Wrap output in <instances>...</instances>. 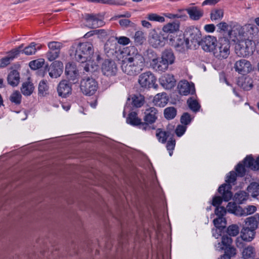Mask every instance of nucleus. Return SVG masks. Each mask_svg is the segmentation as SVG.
<instances>
[{
  "instance_id": "f257e3e1",
  "label": "nucleus",
  "mask_w": 259,
  "mask_h": 259,
  "mask_svg": "<svg viewBox=\"0 0 259 259\" xmlns=\"http://www.w3.org/2000/svg\"><path fill=\"white\" fill-rule=\"evenodd\" d=\"M126 51L127 56L122 61L121 69L128 75H137L143 69L144 58L134 46L128 47Z\"/></svg>"
},
{
  "instance_id": "f03ea898",
  "label": "nucleus",
  "mask_w": 259,
  "mask_h": 259,
  "mask_svg": "<svg viewBox=\"0 0 259 259\" xmlns=\"http://www.w3.org/2000/svg\"><path fill=\"white\" fill-rule=\"evenodd\" d=\"M93 54V46L89 42L75 44L70 50V55H74V59L81 63L90 62Z\"/></svg>"
},
{
  "instance_id": "7ed1b4c3",
  "label": "nucleus",
  "mask_w": 259,
  "mask_h": 259,
  "mask_svg": "<svg viewBox=\"0 0 259 259\" xmlns=\"http://www.w3.org/2000/svg\"><path fill=\"white\" fill-rule=\"evenodd\" d=\"M245 226L240 232L242 239L247 242L251 241L255 237V230L258 228L259 223V214L247 218L245 221Z\"/></svg>"
},
{
  "instance_id": "20e7f679",
  "label": "nucleus",
  "mask_w": 259,
  "mask_h": 259,
  "mask_svg": "<svg viewBox=\"0 0 259 259\" xmlns=\"http://www.w3.org/2000/svg\"><path fill=\"white\" fill-rule=\"evenodd\" d=\"M237 176L235 171H230L226 177V184H224L219 187L218 192L219 193H222L225 201H228L231 199L232 197V193L231 191L232 185H235Z\"/></svg>"
},
{
  "instance_id": "39448f33",
  "label": "nucleus",
  "mask_w": 259,
  "mask_h": 259,
  "mask_svg": "<svg viewBox=\"0 0 259 259\" xmlns=\"http://www.w3.org/2000/svg\"><path fill=\"white\" fill-rule=\"evenodd\" d=\"M254 41L247 39L237 44L235 47V52L237 56L246 57L252 54L255 49Z\"/></svg>"
},
{
  "instance_id": "423d86ee",
  "label": "nucleus",
  "mask_w": 259,
  "mask_h": 259,
  "mask_svg": "<svg viewBox=\"0 0 259 259\" xmlns=\"http://www.w3.org/2000/svg\"><path fill=\"white\" fill-rule=\"evenodd\" d=\"M230 43L228 38L223 37L219 40V45L214 49L213 55L219 59L227 58L230 54Z\"/></svg>"
},
{
  "instance_id": "0eeeda50",
  "label": "nucleus",
  "mask_w": 259,
  "mask_h": 259,
  "mask_svg": "<svg viewBox=\"0 0 259 259\" xmlns=\"http://www.w3.org/2000/svg\"><path fill=\"white\" fill-rule=\"evenodd\" d=\"M156 78L154 75L150 71H147L141 74L138 78V83L143 89H149L153 88L157 89L158 87L156 83Z\"/></svg>"
},
{
  "instance_id": "6e6552de",
  "label": "nucleus",
  "mask_w": 259,
  "mask_h": 259,
  "mask_svg": "<svg viewBox=\"0 0 259 259\" xmlns=\"http://www.w3.org/2000/svg\"><path fill=\"white\" fill-rule=\"evenodd\" d=\"M80 88L83 94L92 96L96 92L98 83L95 79L87 77L81 79Z\"/></svg>"
},
{
  "instance_id": "1a4fd4ad",
  "label": "nucleus",
  "mask_w": 259,
  "mask_h": 259,
  "mask_svg": "<svg viewBox=\"0 0 259 259\" xmlns=\"http://www.w3.org/2000/svg\"><path fill=\"white\" fill-rule=\"evenodd\" d=\"M86 25L91 28H97L103 26L105 23L99 14H84L83 16Z\"/></svg>"
},
{
  "instance_id": "9d476101",
  "label": "nucleus",
  "mask_w": 259,
  "mask_h": 259,
  "mask_svg": "<svg viewBox=\"0 0 259 259\" xmlns=\"http://www.w3.org/2000/svg\"><path fill=\"white\" fill-rule=\"evenodd\" d=\"M186 39L189 44V41L194 46L199 45L201 39V33L200 30L193 26L189 27L184 33Z\"/></svg>"
},
{
  "instance_id": "9b49d317",
  "label": "nucleus",
  "mask_w": 259,
  "mask_h": 259,
  "mask_svg": "<svg viewBox=\"0 0 259 259\" xmlns=\"http://www.w3.org/2000/svg\"><path fill=\"white\" fill-rule=\"evenodd\" d=\"M103 74L108 77L115 76L118 71V68L115 61L112 60H106L102 65Z\"/></svg>"
},
{
  "instance_id": "f8f14e48",
  "label": "nucleus",
  "mask_w": 259,
  "mask_h": 259,
  "mask_svg": "<svg viewBox=\"0 0 259 259\" xmlns=\"http://www.w3.org/2000/svg\"><path fill=\"white\" fill-rule=\"evenodd\" d=\"M126 122L134 126H138L139 128L143 130H150V125L147 124V122L142 121L141 119L138 117V114L135 112H132L128 115L126 118Z\"/></svg>"
},
{
  "instance_id": "ddd939ff",
  "label": "nucleus",
  "mask_w": 259,
  "mask_h": 259,
  "mask_svg": "<svg viewBox=\"0 0 259 259\" xmlns=\"http://www.w3.org/2000/svg\"><path fill=\"white\" fill-rule=\"evenodd\" d=\"M217 38L215 37L207 35L201 38L199 46L205 52H214V49L217 47Z\"/></svg>"
},
{
  "instance_id": "4468645a",
  "label": "nucleus",
  "mask_w": 259,
  "mask_h": 259,
  "mask_svg": "<svg viewBox=\"0 0 259 259\" xmlns=\"http://www.w3.org/2000/svg\"><path fill=\"white\" fill-rule=\"evenodd\" d=\"M65 72L67 78L72 83H75L78 81L79 74L74 63H68L66 65Z\"/></svg>"
},
{
  "instance_id": "2eb2a0df",
  "label": "nucleus",
  "mask_w": 259,
  "mask_h": 259,
  "mask_svg": "<svg viewBox=\"0 0 259 259\" xmlns=\"http://www.w3.org/2000/svg\"><path fill=\"white\" fill-rule=\"evenodd\" d=\"M234 68L239 73L244 75L251 71L252 66L249 61L241 59L236 62Z\"/></svg>"
},
{
  "instance_id": "dca6fc26",
  "label": "nucleus",
  "mask_w": 259,
  "mask_h": 259,
  "mask_svg": "<svg viewBox=\"0 0 259 259\" xmlns=\"http://www.w3.org/2000/svg\"><path fill=\"white\" fill-rule=\"evenodd\" d=\"M170 41H174L173 45L180 52H183L189 48V43L184 36H177L175 38H170Z\"/></svg>"
},
{
  "instance_id": "f3484780",
  "label": "nucleus",
  "mask_w": 259,
  "mask_h": 259,
  "mask_svg": "<svg viewBox=\"0 0 259 259\" xmlns=\"http://www.w3.org/2000/svg\"><path fill=\"white\" fill-rule=\"evenodd\" d=\"M63 63L61 61H54L48 69L49 75L52 78H57L63 72Z\"/></svg>"
},
{
  "instance_id": "a211bd4d",
  "label": "nucleus",
  "mask_w": 259,
  "mask_h": 259,
  "mask_svg": "<svg viewBox=\"0 0 259 259\" xmlns=\"http://www.w3.org/2000/svg\"><path fill=\"white\" fill-rule=\"evenodd\" d=\"M179 93L181 95L186 96L188 94H193L195 93L194 85L189 83L187 80L181 81L178 85Z\"/></svg>"
},
{
  "instance_id": "6ab92c4d",
  "label": "nucleus",
  "mask_w": 259,
  "mask_h": 259,
  "mask_svg": "<svg viewBox=\"0 0 259 259\" xmlns=\"http://www.w3.org/2000/svg\"><path fill=\"white\" fill-rule=\"evenodd\" d=\"M165 39V37L163 36L161 32L158 33L154 30L150 33L149 41L153 47L158 48L164 45Z\"/></svg>"
},
{
  "instance_id": "aec40b11",
  "label": "nucleus",
  "mask_w": 259,
  "mask_h": 259,
  "mask_svg": "<svg viewBox=\"0 0 259 259\" xmlns=\"http://www.w3.org/2000/svg\"><path fill=\"white\" fill-rule=\"evenodd\" d=\"M150 65L154 70L159 72H164L169 65L161 57L152 59Z\"/></svg>"
},
{
  "instance_id": "412c9836",
  "label": "nucleus",
  "mask_w": 259,
  "mask_h": 259,
  "mask_svg": "<svg viewBox=\"0 0 259 259\" xmlns=\"http://www.w3.org/2000/svg\"><path fill=\"white\" fill-rule=\"evenodd\" d=\"M144 117V122L149 125L154 123L158 118V110L154 107H150L146 109Z\"/></svg>"
},
{
  "instance_id": "4be33fe9",
  "label": "nucleus",
  "mask_w": 259,
  "mask_h": 259,
  "mask_svg": "<svg viewBox=\"0 0 259 259\" xmlns=\"http://www.w3.org/2000/svg\"><path fill=\"white\" fill-rule=\"evenodd\" d=\"M71 85L66 80L61 81L58 84L57 92L59 96L66 98L71 94Z\"/></svg>"
},
{
  "instance_id": "5701e85b",
  "label": "nucleus",
  "mask_w": 259,
  "mask_h": 259,
  "mask_svg": "<svg viewBox=\"0 0 259 259\" xmlns=\"http://www.w3.org/2000/svg\"><path fill=\"white\" fill-rule=\"evenodd\" d=\"M159 81L161 85L166 89H171L176 84V80L173 75L165 74L162 76Z\"/></svg>"
},
{
  "instance_id": "b1692460",
  "label": "nucleus",
  "mask_w": 259,
  "mask_h": 259,
  "mask_svg": "<svg viewBox=\"0 0 259 259\" xmlns=\"http://www.w3.org/2000/svg\"><path fill=\"white\" fill-rule=\"evenodd\" d=\"M191 19L193 20H198L203 15V11L196 6L190 7L186 9Z\"/></svg>"
},
{
  "instance_id": "393cba45",
  "label": "nucleus",
  "mask_w": 259,
  "mask_h": 259,
  "mask_svg": "<svg viewBox=\"0 0 259 259\" xmlns=\"http://www.w3.org/2000/svg\"><path fill=\"white\" fill-rule=\"evenodd\" d=\"M242 208L234 202H230L227 205V212L237 217H242Z\"/></svg>"
},
{
  "instance_id": "a878e982",
  "label": "nucleus",
  "mask_w": 259,
  "mask_h": 259,
  "mask_svg": "<svg viewBox=\"0 0 259 259\" xmlns=\"http://www.w3.org/2000/svg\"><path fill=\"white\" fill-rule=\"evenodd\" d=\"M7 81L9 84L15 87L18 85L20 81V74L18 71H11L7 76Z\"/></svg>"
},
{
  "instance_id": "bb28decb",
  "label": "nucleus",
  "mask_w": 259,
  "mask_h": 259,
  "mask_svg": "<svg viewBox=\"0 0 259 259\" xmlns=\"http://www.w3.org/2000/svg\"><path fill=\"white\" fill-rule=\"evenodd\" d=\"M238 84L244 90H250L253 87V80L250 77H241L238 81Z\"/></svg>"
},
{
  "instance_id": "cd10ccee",
  "label": "nucleus",
  "mask_w": 259,
  "mask_h": 259,
  "mask_svg": "<svg viewBox=\"0 0 259 259\" xmlns=\"http://www.w3.org/2000/svg\"><path fill=\"white\" fill-rule=\"evenodd\" d=\"M247 169H250L248 166V161L244 162V159L235 166L236 173L237 174L238 177H244L247 171Z\"/></svg>"
},
{
  "instance_id": "c85d7f7f",
  "label": "nucleus",
  "mask_w": 259,
  "mask_h": 259,
  "mask_svg": "<svg viewBox=\"0 0 259 259\" xmlns=\"http://www.w3.org/2000/svg\"><path fill=\"white\" fill-rule=\"evenodd\" d=\"M167 101L168 99L166 97V94L162 93L156 95L154 97L153 102L156 106L163 107L167 104Z\"/></svg>"
},
{
  "instance_id": "c756f323",
  "label": "nucleus",
  "mask_w": 259,
  "mask_h": 259,
  "mask_svg": "<svg viewBox=\"0 0 259 259\" xmlns=\"http://www.w3.org/2000/svg\"><path fill=\"white\" fill-rule=\"evenodd\" d=\"M161 58L169 65L174 64L175 61V56L171 49H165L162 52Z\"/></svg>"
},
{
  "instance_id": "7c9ffc66",
  "label": "nucleus",
  "mask_w": 259,
  "mask_h": 259,
  "mask_svg": "<svg viewBox=\"0 0 259 259\" xmlns=\"http://www.w3.org/2000/svg\"><path fill=\"white\" fill-rule=\"evenodd\" d=\"M246 161H248V166L250 169L253 170L259 169V156L255 160L251 155H247L244 158V162Z\"/></svg>"
},
{
  "instance_id": "2f4dec72",
  "label": "nucleus",
  "mask_w": 259,
  "mask_h": 259,
  "mask_svg": "<svg viewBox=\"0 0 259 259\" xmlns=\"http://www.w3.org/2000/svg\"><path fill=\"white\" fill-rule=\"evenodd\" d=\"M221 239V242L215 245L217 249L219 251L223 250L224 247L230 246L232 242V238L227 235L223 236Z\"/></svg>"
},
{
  "instance_id": "473e14b6",
  "label": "nucleus",
  "mask_w": 259,
  "mask_h": 259,
  "mask_svg": "<svg viewBox=\"0 0 259 259\" xmlns=\"http://www.w3.org/2000/svg\"><path fill=\"white\" fill-rule=\"evenodd\" d=\"M34 87L33 84L28 81L22 83L21 88V93L26 96H30L33 92Z\"/></svg>"
},
{
  "instance_id": "72a5a7b5",
  "label": "nucleus",
  "mask_w": 259,
  "mask_h": 259,
  "mask_svg": "<svg viewBox=\"0 0 259 259\" xmlns=\"http://www.w3.org/2000/svg\"><path fill=\"white\" fill-rule=\"evenodd\" d=\"M132 105L135 108H140L145 103V97L141 94L134 95L132 97Z\"/></svg>"
},
{
  "instance_id": "f704fd0d",
  "label": "nucleus",
  "mask_w": 259,
  "mask_h": 259,
  "mask_svg": "<svg viewBox=\"0 0 259 259\" xmlns=\"http://www.w3.org/2000/svg\"><path fill=\"white\" fill-rule=\"evenodd\" d=\"M255 249L252 246L245 247L243 251L242 255L244 259H253L255 256Z\"/></svg>"
},
{
  "instance_id": "c9c22d12",
  "label": "nucleus",
  "mask_w": 259,
  "mask_h": 259,
  "mask_svg": "<svg viewBox=\"0 0 259 259\" xmlns=\"http://www.w3.org/2000/svg\"><path fill=\"white\" fill-rule=\"evenodd\" d=\"M170 133L168 131H163L161 128L156 130V136L159 142L165 143L169 136Z\"/></svg>"
},
{
  "instance_id": "e433bc0d",
  "label": "nucleus",
  "mask_w": 259,
  "mask_h": 259,
  "mask_svg": "<svg viewBox=\"0 0 259 259\" xmlns=\"http://www.w3.org/2000/svg\"><path fill=\"white\" fill-rule=\"evenodd\" d=\"M179 29V24L176 22L169 23L163 27V32L172 33Z\"/></svg>"
},
{
  "instance_id": "4c0bfd02",
  "label": "nucleus",
  "mask_w": 259,
  "mask_h": 259,
  "mask_svg": "<svg viewBox=\"0 0 259 259\" xmlns=\"http://www.w3.org/2000/svg\"><path fill=\"white\" fill-rule=\"evenodd\" d=\"M247 32L254 39L259 37L258 28L253 24H248L246 26Z\"/></svg>"
},
{
  "instance_id": "58836bf2",
  "label": "nucleus",
  "mask_w": 259,
  "mask_h": 259,
  "mask_svg": "<svg viewBox=\"0 0 259 259\" xmlns=\"http://www.w3.org/2000/svg\"><path fill=\"white\" fill-rule=\"evenodd\" d=\"M247 191L253 197L259 195V184L254 182L251 183L247 187Z\"/></svg>"
},
{
  "instance_id": "ea45409f",
  "label": "nucleus",
  "mask_w": 259,
  "mask_h": 259,
  "mask_svg": "<svg viewBox=\"0 0 259 259\" xmlns=\"http://www.w3.org/2000/svg\"><path fill=\"white\" fill-rule=\"evenodd\" d=\"M9 99L12 103L19 105L21 103L22 95L18 91H15L11 95Z\"/></svg>"
},
{
  "instance_id": "a19ab883",
  "label": "nucleus",
  "mask_w": 259,
  "mask_h": 259,
  "mask_svg": "<svg viewBox=\"0 0 259 259\" xmlns=\"http://www.w3.org/2000/svg\"><path fill=\"white\" fill-rule=\"evenodd\" d=\"M177 115V110L174 107L166 108L164 110V115L166 119L170 120L174 119Z\"/></svg>"
},
{
  "instance_id": "79ce46f5",
  "label": "nucleus",
  "mask_w": 259,
  "mask_h": 259,
  "mask_svg": "<svg viewBox=\"0 0 259 259\" xmlns=\"http://www.w3.org/2000/svg\"><path fill=\"white\" fill-rule=\"evenodd\" d=\"M248 198V194L245 191H240L234 195L235 200L238 203L241 204Z\"/></svg>"
},
{
  "instance_id": "37998d69",
  "label": "nucleus",
  "mask_w": 259,
  "mask_h": 259,
  "mask_svg": "<svg viewBox=\"0 0 259 259\" xmlns=\"http://www.w3.org/2000/svg\"><path fill=\"white\" fill-rule=\"evenodd\" d=\"M187 103L189 108L193 112H196L199 110L200 105L197 100L190 98L188 99Z\"/></svg>"
},
{
  "instance_id": "c03bdc74",
  "label": "nucleus",
  "mask_w": 259,
  "mask_h": 259,
  "mask_svg": "<svg viewBox=\"0 0 259 259\" xmlns=\"http://www.w3.org/2000/svg\"><path fill=\"white\" fill-rule=\"evenodd\" d=\"M146 18L151 21H155L158 22H164L165 21V18L163 16L158 15L156 13H149L147 15Z\"/></svg>"
},
{
  "instance_id": "a18cd8bd",
  "label": "nucleus",
  "mask_w": 259,
  "mask_h": 259,
  "mask_svg": "<svg viewBox=\"0 0 259 259\" xmlns=\"http://www.w3.org/2000/svg\"><path fill=\"white\" fill-rule=\"evenodd\" d=\"M236 30L238 31L239 35H243V29L240 25L237 26L235 30H229L228 32V35L230 39H231L233 41H235V38H237L236 33L235 32Z\"/></svg>"
},
{
  "instance_id": "49530a36",
  "label": "nucleus",
  "mask_w": 259,
  "mask_h": 259,
  "mask_svg": "<svg viewBox=\"0 0 259 259\" xmlns=\"http://www.w3.org/2000/svg\"><path fill=\"white\" fill-rule=\"evenodd\" d=\"M224 15V12L221 9H215L211 11L210 18L212 21L221 20Z\"/></svg>"
},
{
  "instance_id": "de8ad7c7",
  "label": "nucleus",
  "mask_w": 259,
  "mask_h": 259,
  "mask_svg": "<svg viewBox=\"0 0 259 259\" xmlns=\"http://www.w3.org/2000/svg\"><path fill=\"white\" fill-rule=\"evenodd\" d=\"M45 63L44 59H39L31 61L29 63V66L33 70H36L41 68Z\"/></svg>"
},
{
  "instance_id": "09e8293b",
  "label": "nucleus",
  "mask_w": 259,
  "mask_h": 259,
  "mask_svg": "<svg viewBox=\"0 0 259 259\" xmlns=\"http://www.w3.org/2000/svg\"><path fill=\"white\" fill-rule=\"evenodd\" d=\"M36 51V44L35 42H31L30 45L22 50V53L26 55H31L34 54Z\"/></svg>"
},
{
  "instance_id": "8fccbe9b",
  "label": "nucleus",
  "mask_w": 259,
  "mask_h": 259,
  "mask_svg": "<svg viewBox=\"0 0 259 259\" xmlns=\"http://www.w3.org/2000/svg\"><path fill=\"white\" fill-rule=\"evenodd\" d=\"M227 232L229 236H236L239 233V228L237 225H232L227 228Z\"/></svg>"
},
{
  "instance_id": "3c124183",
  "label": "nucleus",
  "mask_w": 259,
  "mask_h": 259,
  "mask_svg": "<svg viewBox=\"0 0 259 259\" xmlns=\"http://www.w3.org/2000/svg\"><path fill=\"white\" fill-rule=\"evenodd\" d=\"M134 37L135 42L137 45H141L144 42V33L142 31H138L136 32Z\"/></svg>"
},
{
  "instance_id": "603ef678",
  "label": "nucleus",
  "mask_w": 259,
  "mask_h": 259,
  "mask_svg": "<svg viewBox=\"0 0 259 259\" xmlns=\"http://www.w3.org/2000/svg\"><path fill=\"white\" fill-rule=\"evenodd\" d=\"M256 210V207L254 205H248L244 208H242V216H246L253 213Z\"/></svg>"
},
{
  "instance_id": "864d4df0",
  "label": "nucleus",
  "mask_w": 259,
  "mask_h": 259,
  "mask_svg": "<svg viewBox=\"0 0 259 259\" xmlns=\"http://www.w3.org/2000/svg\"><path fill=\"white\" fill-rule=\"evenodd\" d=\"M213 222L214 225L217 228L224 227L226 224V219L223 217H218V218L213 220Z\"/></svg>"
},
{
  "instance_id": "5fc2aeb1",
  "label": "nucleus",
  "mask_w": 259,
  "mask_h": 259,
  "mask_svg": "<svg viewBox=\"0 0 259 259\" xmlns=\"http://www.w3.org/2000/svg\"><path fill=\"white\" fill-rule=\"evenodd\" d=\"M48 47L51 51H57L60 50L62 47V44L58 41H52L48 44Z\"/></svg>"
},
{
  "instance_id": "6e6d98bb",
  "label": "nucleus",
  "mask_w": 259,
  "mask_h": 259,
  "mask_svg": "<svg viewBox=\"0 0 259 259\" xmlns=\"http://www.w3.org/2000/svg\"><path fill=\"white\" fill-rule=\"evenodd\" d=\"M23 48V45L22 44L18 48L12 50L8 55L10 58H12V60L16 57L21 52L22 53V48Z\"/></svg>"
},
{
  "instance_id": "4d7b16f0",
  "label": "nucleus",
  "mask_w": 259,
  "mask_h": 259,
  "mask_svg": "<svg viewBox=\"0 0 259 259\" xmlns=\"http://www.w3.org/2000/svg\"><path fill=\"white\" fill-rule=\"evenodd\" d=\"M192 118L189 113L185 112L181 117V122L184 125H188L191 121Z\"/></svg>"
},
{
  "instance_id": "13d9d810",
  "label": "nucleus",
  "mask_w": 259,
  "mask_h": 259,
  "mask_svg": "<svg viewBox=\"0 0 259 259\" xmlns=\"http://www.w3.org/2000/svg\"><path fill=\"white\" fill-rule=\"evenodd\" d=\"M176 145V141L172 138H170L169 140L168 141L166 144V148L168 151L169 154L170 156H171L172 154V151L174 150Z\"/></svg>"
},
{
  "instance_id": "bf43d9fd",
  "label": "nucleus",
  "mask_w": 259,
  "mask_h": 259,
  "mask_svg": "<svg viewBox=\"0 0 259 259\" xmlns=\"http://www.w3.org/2000/svg\"><path fill=\"white\" fill-rule=\"evenodd\" d=\"M59 51H54L50 50L47 54V57L49 61H53L59 57Z\"/></svg>"
},
{
  "instance_id": "052dcab7",
  "label": "nucleus",
  "mask_w": 259,
  "mask_h": 259,
  "mask_svg": "<svg viewBox=\"0 0 259 259\" xmlns=\"http://www.w3.org/2000/svg\"><path fill=\"white\" fill-rule=\"evenodd\" d=\"M120 25L122 27H134L135 24L128 19H122L119 21Z\"/></svg>"
},
{
  "instance_id": "680f3d73",
  "label": "nucleus",
  "mask_w": 259,
  "mask_h": 259,
  "mask_svg": "<svg viewBox=\"0 0 259 259\" xmlns=\"http://www.w3.org/2000/svg\"><path fill=\"white\" fill-rule=\"evenodd\" d=\"M227 211V207L224 206H217L215 209V213L218 217H224Z\"/></svg>"
},
{
  "instance_id": "e2e57ef3",
  "label": "nucleus",
  "mask_w": 259,
  "mask_h": 259,
  "mask_svg": "<svg viewBox=\"0 0 259 259\" xmlns=\"http://www.w3.org/2000/svg\"><path fill=\"white\" fill-rule=\"evenodd\" d=\"M12 58H10L9 56L2 58L0 60V68H4L10 64L11 61H12Z\"/></svg>"
},
{
  "instance_id": "0e129e2a",
  "label": "nucleus",
  "mask_w": 259,
  "mask_h": 259,
  "mask_svg": "<svg viewBox=\"0 0 259 259\" xmlns=\"http://www.w3.org/2000/svg\"><path fill=\"white\" fill-rule=\"evenodd\" d=\"M223 250H225V254H227V255H229L230 257L234 256L236 253V248L233 247H231V245L224 247Z\"/></svg>"
},
{
  "instance_id": "69168bd1",
  "label": "nucleus",
  "mask_w": 259,
  "mask_h": 259,
  "mask_svg": "<svg viewBox=\"0 0 259 259\" xmlns=\"http://www.w3.org/2000/svg\"><path fill=\"white\" fill-rule=\"evenodd\" d=\"M186 127L183 125H178L175 130L178 137H181L186 132Z\"/></svg>"
},
{
  "instance_id": "338daca9",
  "label": "nucleus",
  "mask_w": 259,
  "mask_h": 259,
  "mask_svg": "<svg viewBox=\"0 0 259 259\" xmlns=\"http://www.w3.org/2000/svg\"><path fill=\"white\" fill-rule=\"evenodd\" d=\"M48 90V85L44 80L40 81L38 85V92L42 95Z\"/></svg>"
},
{
  "instance_id": "774afa93",
  "label": "nucleus",
  "mask_w": 259,
  "mask_h": 259,
  "mask_svg": "<svg viewBox=\"0 0 259 259\" xmlns=\"http://www.w3.org/2000/svg\"><path fill=\"white\" fill-rule=\"evenodd\" d=\"M117 42L122 45H128L130 42V39L125 36H120L116 37Z\"/></svg>"
}]
</instances>
